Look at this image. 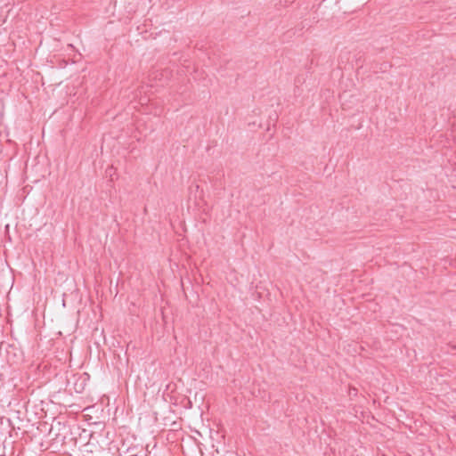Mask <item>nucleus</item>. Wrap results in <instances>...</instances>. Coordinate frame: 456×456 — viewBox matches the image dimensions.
<instances>
[{
	"label": "nucleus",
	"instance_id": "obj_1",
	"mask_svg": "<svg viewBox=\"0 0 456 456\" xmlns=\"http://www.w3.org/2000/svg\"><path fill=\"white\" fill-rule=\"evenodd\" d=\"M194 187H195L196 191H198L200 190V186L198 184H195Z\"/></svg>",
	"mask_w": 456,
	"mask_h": 456
}]
</instances>
